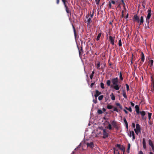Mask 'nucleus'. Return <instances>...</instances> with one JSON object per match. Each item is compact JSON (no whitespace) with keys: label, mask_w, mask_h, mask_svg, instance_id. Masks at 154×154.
<instances>
[{"label":"nucleus","mask_w":154,"mask_h":154,"mask_svg":"<svg viewBox=\"0 0 154 154\" xmlns=\"http://www.w3.org/2000/svg\"><path fill=\"white\" fill-rule=\"evenodd\" d=\"M142 6H143V8H145V5H144V3H142Z\"/></svg>","instance_id":"obj_62"},{"label":"nucleus","mask_w":154,"mask_h":154,"mask_svg":"<svg viewBox=\"0 0 154 154\" xmlns=\"http://www.w3.org/2000/svg\"><path fill=\"white\" fill-rule=\"evenodd\" d=\"M148 123L149 124V125H152V123L151 122V121L150 120V121H149H149H148Z\"/></svg>","instance_id":"obj_53"},{"label":"nucleus","mask_w":154,"mask_h":154,"mask_svg":"<svg viewBox=\"0 0 154 154\" xmlns=\"http://www.w3.org/2000/svg\"><path fill=\"white\" fill-rule=\"evenodd\" d=\"M113 111H116L117 112H119V110H118V109L117 108V107H113Z\"/></svg>","instance_id":"obj_37"},{"label":"nucleus","mask_w":154,"mask_h":154,"mask_svg":"<svg viewBox=\"0 0 154 154\" xmlns=\"http://www.w3.org/2000/svg\"><path fill=\"white\" fill-rule=\"evenodd\" d=\"M134 131L136 133V134L138 135L139 133H140L138 131L135 130V128L134 129Z\"/></svg>","instance_id":"obj_46"},{"label":"nucleus","mask_w":154,"mask_h":154,"mask_svg":"<svg viewBox=\"0 0 154 154\" xmlns=\"http://www.w3.org/2000/svg\"><path fill=\"white\" fill-rule=\"evenodd\" d=\"M103 138H104L107 137L108 136V134L106 132L105 129H103Z\"/></svg>","instance_id":"obj_7"},{"label":"nucleus","mask_w":154,"mask_h":154,"mask_svg":"<svg viewBox=\"0 0 154 154\" xmlns=\"http://www.w3.org/2000/svg\"><path fill=\"white\" fill-rule=\"evenodd\" d=\"M125 108L127 110H128L130 112H132V109L131 107L130 106L128 108L127 107H125Z\"/></svg>","instance_id":"obj_35"},{"label":"nucleus","mask_w":154,"mask_h":154,"mask_svg":"<svg viewBox=\"0 0 154 154\" xmlns=\"http://www.w3.org/2000/svg\"><path fill=\"white\" fill-rule=\"evenodd\" d=\"M91 18H89L87 20V24L88 25H89L90 23L92 22Z\"/></svg>","instance_id":"obj_27"},{"label":"nucleus","mask_w":154,"mask_h":154,"mask_svg":"<svg viewBox=\"0 0 154 154\" xmlns=\"http://www.w3.org/2000/svg\"><path fill=\"white\" fill-rule=\"evenodd\" d=\"M122 95L125 98H127V97L126 95V93L125 91H123Z\"/></svg>","instance_id":"obj_21"},{"label":"nucleus","mask_w":154,"mask_h":154,"mask_svg":"<svg viewBox=\"0 0 154 154\" xmlns=\"http://www.w3.org/2000/svg\"><path fill=\"white\" fill-rule=\"evenodd\" d=\"M125 85L126 87L127 91H128L129 90V86L127 84H126Z\"/></svg>","instance_id":"obj_41"},{"label":"nucleus","mask_w":154,"mask_h":154,"mask_svg":"<svg viewBox=\"0 0 154 154\" xmlns=\"http://www.w3.org/2000/svg\"><path fill=\"white\" fill-rule=\"evenodd\" d=\"M95 82L92 83L91 85V88H92L93 87V86Z\"/></svg>","instance_id":"obj_54"},{"label":"nucleus","mask_w":154,"mask_h":154,"mask_svg":"<svg viewBox=\"0 0 154 154\" xmlns=\"http://www.w3.org/2000/svg\"><path fill=\"white\" fill-rule=\"evenodd\" d=\"M108 109H111L113 108V106L111 105H108L106 107Z\"/></svg>","instance_id":"obj_25"},{"label":"nucleus","mask_w":154,"mask_h":154,"mask_svg":"<svg viewBox=\"0 0 154 154\" xmlns=\"http://www.w3.org/2000/svg\"><path fill=\"white\" fill-rule=\"evenodd\" d=\"M110 96L111 97V99L113 100H115V96L113 93H112L110 95Z\"/></svg>","instance_id":"obj_20"},{"label":"nucleus","mask_w":154,"mask_h":154,"mask_svg":"<svg viewBox=\"0 0 154 154\" xmlns=\"http://www.w3.org/2000/svg\"><path fill=\"white\" fill-rule=\"evenodd\" d=\"M148 143L149 145L151 147L154 146L152 141L150 139L148 140Z\"/></svg>","instance_id":"obj_18"},{"label":"nucleus","mask_w":154,"mask_h":154,"mask_svg":"<svg viewBox=\"0 0 154 154\" xmlns=\"http://www.w3.org/2000/svg\"><path fill=\"white\" fill-rule=\"evenodd\" d=\"M100 62H99V63L97 64V68L100 69V68L99 67H100Z\"/></svg>","instance_id":"obj_45"},{"label":"nucleus","mask_w":154,"mask_h":154,"mask_svg":"<svg viewBox=\"0 0 154 154\" xmlns=\"http://www.w3.org/2000/svg\"><path fill=\"white\" fill-rule=\"evenodd\" d=\"M62 2H63V4L64 5L65 8L67 7V6L66 4V2L67 1L66 0H62Z\"/></svg>","instance_id":"obj_30"},{"label":"nucleus","mask_w":154,"mask_h":154,"mask_svg":"<svg viewBox=\"0 0 154 154\" xmlns=\"http://www.w3.org/2000/svg\"><path fill=\"white\" fill-rule=\"evenodd\" d=\"M101 35V33H99V34H98V35L97 37V38H96V40L97 41H98L99 40L100 38Z\"/></svg>","instance_id":"obj_29"},{"label":"nucleus","mask_w":154,"mask_h":154,"mask_svg":"<svg viewBox=\"0 0 154 154\" xmlns=\"http://www.w3.org/2000/svg\"><path fill=\"white\" fill-rule=\"evenodd\" d=\"M87 147H89L90 148L93 149L94 147V144L93 142H91L90 143H86Z\"/></svg>","instance_id":"obj_8"},{"label":"nucleus","mask_w":154,"mask_h":154,"mask_svg":"<svg viewBox=\"0 0 154 154\" xmlns=\"http://www.w3.org/2000/svg\"><path fill=\"white\" fill-rule=\"evenodd\" d=\"M109 2H110L111 4H115L116 3L115 1H113V0H110Z\"/></svg>","instance_id":"obj_43"},{"label":"nucleus","mask_w":154,"mask_h":154,"mask_svg":"<svg viewBox=\"0 0 154 154\" xmlns=\"http://www.w3.org/2000/svg\"><path fill=\"white\" fill-rule=\"evenodd\" d=\"M103 95H101L98 98V99L99 100H102L103 98Z\"/></svg>","instance_id":"obj_38"},{"label":"nucleus","mask_w":154,"mask_h":154,"mask_svg":"<svg viewBox=\"0 0 154 154\" xmlns=\"http://www.w3.org/2000/svg\"><path fill=\"white\" fill-rule=\"evenodd\" d=\"M132 135V140L133 141L135 139V134L133 131H131Z\"/></svg>","instance_id":"obj_26"},{"label":"nucleus","mask_w":154,"mask_h":154,"mask_svg":"<svg viewBox=\"0 0 154 154\" xmlns=\"http://www.w3.org/2000/svg\"><path fill=\"white\" fill-rule=\"evenodd\" d=\"M132 127L133 128H134L135 127V124L134 123H133L132 124Z\"/></svg>","instance_id":"obj_48"},{"label":"nucleus","mask_w":154,"mask_h":154,"mask_svg":"<svg viewBox=\"0 0 154 154\" xmlns=\"http://www.w3.org/2000/svg\"><path fill=\"white\" fill-rule=\"evenodd\" d=\"M106 85L108 86H110L111 81L109 80H108L106 81Z\"/></svg>","instance_id":"obj_31"},{"label":"nucleus","mask_w":154,"mask_h":154,"mask_svg":"<svg viewBox=\"0 0 154 154\" xmlns=\"http://www.w3.org/2000/svg\"><path fill=\"white\" fill-rule=\"evenodd\" d=\"M65 8L66 11V13L68 14H69L71 15V11L69 10V8H68V7L67 6V7H65Z\"/></svg>","instance_id":"obj_16"},{"label":"nucleus","mask_w":154,"mask_h":154,"mask_svg":"<svg viewBox=\"0 0 154 154\" xmlns=\"http://www.w3.org/2000/svg\"><path fill=\"white\" fill-rule=\"evenodd\" d=\"M119 46H121L122 45V43L121 40L120 39L119 41Z\"/></svg>","instance_id":"obj_40"},{"label":"nucleus","mask_w":154,"mask_h":154,"mask_svg":"<svg viewBox=\"0 0 154 154\" xmlns=\"http://www.w3.org/2000/svg\"><path fill=\"white\" fill-rule=\"evenodd\" d=\"M59 3V0H56V3L57 4H58Z\"/></svg>","instance_id":"obj_57"},{"label":"nucleus","mask_w":154,"mask_h":154,"mask_svg":"<svg viewBox=\"0 0 154 154\" xmlns=\"http://www.w3.org/2000/svg\"><path fill=\"white\" fill-rule=\"evenodd\" d=\"M148 119L150 121V120L151 119V116H152V113H149L148 112Z\"/></svg>","instance_id":"obj_28"},{"label":"nucleus","mask_w":154,"mask_h":154,"mask_svg":"<svg viewBox=\"0 0 154 154\" xmlns=\"http://www.w3.org/2000/svg\"><path fill=\"white\" fill-rule=\"evenodd\" d=\"M111 124L117 130L119 128L117 126V123L115 121H112L111 122Z\"/></svg>","instance_id":"obj_5"},{"label":"nucleus","mask_w":154,"mask_h":154,"mask_svg":"<svg viewBox=\"0 0 154 154\" xmlns=\"http://www.w3.org/2000/svg\"><path fill=\"white\" fill-rule=\"evenodd\" d=\"M93 102L95 103H96L97 101V99H96L95 100H93Z\"/></svg>","instance_id":"obj_51"},{"label":"nucleus","mask_w":154,"mask_h":154,"mask_svg":"<svg viewBox=\"0 0 154 154\" xmlns=\"http://www.w3.org/2000/svg\"><path fill=\"white\" fill-rule=\"evenodd\" d=\"M94 73V71H93L92 72L91 74L90 75V78L91 79H92Z\"/></svg>","instance_id":"obj_32"},{"label":"nucleus","mask_w":154,"mask_h":154,"mask_svg":"<svg viewBox=\"0 0 154 154\" xmlns=\"http://www.w3.org/2000/svg\"><path fill=\"white\" fill-rule=\"evenodd\" d=\"M153 63V60H150V66H152Z\"/></svg>","instance_id":"obj_44"},{"label":"nucleus","mask_w":154,"mask_h":154,"mask_svg":"<svg viewBox=\"0 0 154 154\" xmlns=\"http://www.w3.org/2000/svg\"><path fill=\"white\" fill-rule=\"evenodd\" d=\"M151 91L154 92V79L152 76L151 77Z\"/></svg>","instance_id":"obj_3"},{"label":"nucleus","mask_w":154,"mask_h":154,"mask_svg":"<svg viewBox=\"0 0 154 154\" xmlns=\"http://www.w3.org/2000/svg\"><path fill=\"white\" fill-rule=\"evenodd\" d=\"M143 17L142 16H141L140 17V20L139 22L140 24L141 25L143 23Z\"/></svg>","instance_id":"obj_17"},{"label":"nucleus","mask_w":154,"mask_h":154,"mask_svg":"<svg viewBox=\"0 0 154 154\" xmlns=\"http://www.w3.org/2000/svg\"><path fill=\"white\" fill-rule=\"evenodd\" d=\"M100 87L102 89H104V84L103 82L100 83Z\"/></svg>","instance_id":"obj_39"},{"label":"nucleus","mask_w":154,"mask_h":154,"mask_svg":"<svg viewBox=\"0 0 154 154\" xmlns=\"http://www.w3.org/2000/svg\"><path fill=\"white\" fill-rule=\"evenodd\" d=\"M122 4V5H123V6H125V3L124 2H123V3H121V5Z\"/></svg>","instance_id":"obj_56"},{"label":"nucleus","mask_w":154,"mask_h":154,"mask_svg":"<svg viewBox=\"0 0 154 154\" xmlns=\"http://www.w3.org/2000/svg\"><path fill=\"white\" fill-rule=\"evenodd\" d=\"M138 154H143V153L141 150H140V151H139L138 152Z\"/></svg>","instance_id":"obj_52"},{"label":"nucleus","mask_w":154,"mask_h":154,"mask_svg":"<svg viewBox=\"0 0 154 154\" xmlns=\"http://www.w3.org/2000/svg\"><path fill=\"white\" fill-rule=\"evenodd\" d=\"M100 0H95L96 4L97 5H99Z\"/></svg>","instance_id":"obj_47"},{"label":"nucleus","mask_w":154,"mask_h":154,"mask_svg":"<svg viewBox=\"0 0 154 154\" xmlns=\"http://www.w3.org/2000/svg\"><path fill=\"white\" fill-rule=\"evenodd\" d=\"M108 123H109V125L108 126V128L109 130H111L112 129V127L111 125L109 123V122H108Z\"/></svg>","instance_id":"obj_34"},{"label":"nucleus","mask_w":154,"mask_h":154,"mask_svg":"<svg viewBox=\"0 0 154 154\" xmlns=\"http://www.w3.org/2000/svg\"><path fill=\"white\" fill-rule=\"evenodd\" d=\"M112 7L111 4L110 2H109V8H111Z\"/></svg>","instance_id":"obj_49"},{"label":"nucleus","mask_w":154,"mask_h":154,"mask_svg":"<svg viewBox=\"0 0 154 154\" xmlns=\"http://www.w3.org/2000/svg\"><path fill=\"white\" fill-rule=\"evenodd\" d=\"M131 134H132L131 131H130V134H129V136L131 137Z\"/></svg>","instance_id":"obj_55"},{"label":"nucleus","mask_w":154,"mask_h":154,"mask_svg":"<svg viewBox=\"0 0 154 154\" xmlns=\"http://www.w3.org/2000/svg\"><path fill=\"white\" fill-rule=\"evenodd\" d=\"M147 12H148V14L147 16V17L146 18V20L147 22H148V25L149 24V20H148L150 19L151 15V8H148V9L147 11Z\"/></svg>","instance_id":"obj_2"},{"label":"nucleus","mask_w":154,"mask_h":154,"mask_svg":"<svg viewBox=\"0 0 154 154\" xmlns=\"http://www.w3.org/2000/svg\"><path fill=\"white\" fill-rule=\"evenodd\" d=\"M141 61L143 62L145 60L144 55L143 52L141 53Z\"/></svg>","instance_id":"obj_14"},{"label":"nucleus","mask_w":154,"mask_h":154,"mask_svg":"<svg viewBox=\"0 0 154 154\" xmlns=\"http://www.w3.org/2000/svg\"><path fill=\"white\" fill-rule=\"evenodd\" d=\"M116 147L120 149L122 151H123V152H125V148L123 145H121L120 144H117L116 145Z\"/></svg>","instance_id":"obj_4"},{"label":"nucleus","mask_w":154,"mask_h":154,"mask_svg":"<svg viewBox=\"0 0 154 154\" xmlns=\"http://www.w3.org/2000/svg\"><path fill=\"white\" fill-rule=\"evenodd\" d=\"M111 81L112 84V85L111 86L112 87L116 90H119L121 86L118 84L119 80L118 77L112 78Z\"/></svg>","instance_id":"obj_1"},{"label":"nucleus","mask_w":154,"mask_h":154,"mask_svg":"<svg viewBox=\"0 0 154 154\" xmlns=\"http://www.w3.org/2000/svg\"><path fill=\"white\" fill-rule=\"evenodd\" d=\"M131 146V145L130 143H128V148L126 151V152L128 153H130V149Z\"/></svg>","instance_id":"obj_19"},{"label":"nucleus","mask_w":154,"mask_h":154,"mask_svg":"<svg viewBox=\"0 0 154 154\" xmlns=\"http://www.w3.org/2000/svg\"><path fill=\"white\" fill-rule=\"evenodd\" d=\"M94 16V14H93V13H92L91 14V15H90V17H91L90 18H92L93 16Z\"/></svg>","instance_id":"obj_64"},{"label":"nucleus","mask_w":154,"mask_h":154,"mask_svg":"<svg viewBox=\"0 0 154 154\" xmlns=\"http://www.w3.org/2000/svg\"><path fill=\"white\" fill-rule=\"evenodd\" d=\"M128 17V13L127 15H126V16H125V18H127Z\"/></svg>","instance_id":"obj_59"},{"label":"nucleus","mask_w":154,"mask_h":154,"mask_svg":"<svg viewBox=\"0 0 154 154\" xmlns=\"http://www.w3.org/2000/svg\"><path fill=\"white\" fill-rule=\"evenodd\" d=\"M141 128L140 125L138 124H137L136 125V128L135 130L138 131L140 133H141Z\"/></svg>","instance_id":"obj_9"},{"label":"nucleus","mask_w":154,"mask_h":154,"mask_svg":"<svg viewBox=\"0 0 154 154\" xmlns=\"http://www.w3.org/2000/svg\"><path fill=\"white\" fill-rule=\"evenodd\" d=\"M134 18L137 23H139L140 20L139 17L137 15H134Z\"/></svg>","instance_id":"obj_10"},{"label":"nucleus","mask_w":154,"mask_h":154,"mask_svg":"<svg viewBox=\"0 0 154 154\" xmlns=\"http://www.w3.org/2000/svg\"><path fill=\"white\" fill-rule=\"evenodd\" d=\"M146 143L145 141V139L144 138L143 139V148L144 149H146Z\"/></svg>","instance_id":"obj_11"},{"label":"nucleus","mask_w":154,"mask_h":154,"mask_svg":"<svg viewBox=\"0 0 154 154\" xmlns=\"http://www.w3.org/2000/svg\"><path fill=\"white\" fill-rule=\"evenodd\" d=\"M98 96V95H97V94H95V95H94V97H95L96 98V99H97V97Z\"/></svg>","instance_id":"obj_60"},{"label":"nucleus","mask_w":154,"mask_h":154,"mask_svg":"<svg viewBox=\"0 0 154 154\" xmlns=\"http://www.w3.org/2000/svg\"><path fill=\"white\" fill-rule=\"evenodd\" d=\"M130 103L132 106L134 107V103L132 102H131Z\"/></svg>","instance_id":"obj_50"},{"label":"nucleus","mask_w":154,"mask_h":154,"mask_svg":"<svg viewBox=\"0 0 154 154\" xmlns=\"http://www.w3.org/2000/svg\"><path fill=\"white\" fill-rule=\"evenodd\" d=\"M135 108L137 113V114H139L140 113L139 106L137 105H136L135 106Z\"/></svg>","instance_id":"obj_12"},{"label":"nucleus","mask_w":154,"mask_h":154,"mask_svg":"<svg viewBox=\"0 0 154 154\" xmlns=\"http://www.w3.org/2000/svg\"><path fill=\"white\" fill-rule=\"evenodd\" d=\"M109 41L110 42L111 44L112 45H114L115 37H112L111 36H109Z\"/></svg>","instance_id":"obj_6"},{"label":"nucleus","mask_w":154,"mask_h":154,"mask_svg":"<svg viewBox=\"0 0 154 154\" xmlns=\"http://www.w3.org/2000/svg\"><path fill=\"white\" fill-rule=\"evenodd\" d=\"M119 78L121 80V82H122L123 80V78L122 76V74L121 72L119 73Z\"/></svg>","instance_id":"obj_23"},{"label":"nucleus","mask_w":154,"mask_h":154,"mask_svg":"<svg viewBox=\"0 0 154 154\" xmlns=\"http://www.w3.org/2000/svg\"><path fill=\"white\" fill-rule=\"evenodd\" d=\"M103 112V111L101 109H99L97 110V113L99 114H102Z\"/></svg>","instance_id":"obj_36"},{"label":"nucleus","mask_w":154,"mask_h":154,"mask_svg":"<svg viewBox=\"0 0 154 154\" xmlns=\"http://www.w3.org/2000/svg\"><path fill=\"white\" fill-rule=\"evenodd\" d=\"M116 106H119V108L120 109H122V105H120V104L119 103H116Z\"/></svg>","instance_id":"obj_24"},{"label":"nucleus","mask_w":154,"mask_h":154,"mask_svg":"<svg viewBox=\"0 0 154 154\" xmlns=\"http://www.w3.org/2000/svg\"><path fill=\"white\" fill-rule=\"evenodd\" d=\"M140 114L141 115L142 119H143L144 116L146 115L145 112L144 111H142L140 112Z\"/></svg>","instance_id":"obj_13"},{"label":"nucleus","mask_w":154,"mask_h":154,"mask_svg":"<svg viewBox=\"0 0 154 154\" xmlns=\"http://www.w3.org/2000/svg\"><path fill=\"white\" fill-rule=\"evenodd\" d=\"M82 47H81V50H80L79 48H78L79 50V55L80 56V55H81V51H83V50H82Z\"/></svg>","instance_id":"obj_42"},{"label":"nucleus","mask_w":154,"mask_h":154,"mask_svg":"<svg viewBox=\"0 0 154 154\" xmlns=\"http://www.w3.org/2000/svg\"><path fill=\"white\" fill-rule=\"evenodd\" d=\"M124 111L125 112V113L126 114H127L128 113V112L126 110H125V109H124Z\"/></svg>","instance_id":"obj_58"},{"label":"nucleus","mask_w":154,"mask_h":154,"mask_svg":"<svg viewBox=\"0 0 154 154\" xmlns=\"http://www.w3.org/2000/svg\"><path fill=\"white\" fill-rule=\"evenodd\" d=\"M123 121H124V122L125 125V126H126V128H127V130H128V122H127L126 120V118H123Z\"/></svg>","instance_id":"obj_15"},{"label":"nucleus","mask_w":154,"mask_h":154,"mask_svg":"<svg viewBox=\"0 0 154 154\" xmlns=\"http://www.w3.org/2000/svg\"><path fill=\"white\" fill-rule=\"evenodd\" d=\"M96 94H97L98 96L99 95L101 94V92L100 91H99L97 90H96L95 91Z\"/></svg>","instance_id":"obj_33"},{"label":"nucleus","mask_w":154,"mask_h":154,"mask_svg":"<svg viewBox=\"0 0 154 154\" xmlns=\"http://www.w3.org/2000/svg\"><path fill=\"white\" fill-rule=\"evenodd\" d=\"M72 27H73V29L74 32V36H75V38H76V30L75 28V27L73 25H72Z\"/></svg>","instance_id":"obj_22"},{"label":"nucleus","mask_w":154,"mask_h":154,"mask_svg":"<svg viewBox=\"0 0 154 154\" xmlns=\"http://www.w3.org/2000/svg\"><path fill=\"white\" fill-rule=\"evenodd\" d=\"M108 98H109L108 97H105V100H106L105 101H107L108 100Z\"/></svg>","instance_id":"obj_61"},{"label":"nucleus","mask_w":154,"mask_h":154,"mask_svg":"<svg viewBox=\"0 0 154 154\" xmlns=\"http://www.w3.org/2000/svg\"><path fill=\"white\" fill-rule=\"evenodd\" d=\"M102 110L103 112H105L106 111V109L104 108H103Z\"/></svg>","instance_id":"obj_63"}]
</instances>
